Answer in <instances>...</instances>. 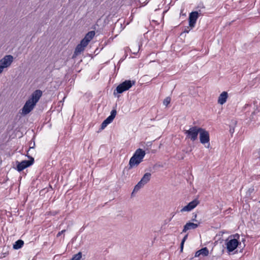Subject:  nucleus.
I'll list each match as a JSON object with an SVG mask.
<instances>
[{
  "label": "nucleus",
  "mask_w": 260,
  "mask_h": 260,
  "mask_svg": "<svg viewBox=\"0 0 260 260\" xmlns=\"http://www.w3.org/2000/svg\"><path fill=\"white\" fill-rule=\"evenodd\" d=\"M234 127H230V132L231 134H233L234 133Z\"/></svg>",
  "instance_id": "nucleus-31"
},
{
  "label": "nucleus",
  "mask_w": 260,
  "mask_h": 260,
  "mask_svg": "<svg viewBox=\"0 0 260 260\" xmlns=\"http://www.w3.org/2000/svg\"><path fill=\"white\" fill-rule=\"evenodd\" d=\"M200 224V222H198V223L187 222L183 227L182 233H185L190 230L196 229L199 226Z\"/></svg>",
  "instance_id": "nucleus-11"
},
{
  "label": "nucleus",
  "mask_w": 260,
  "mask_h": 260,
  "mask_svg": "<svg viewBox=\"0 0 260 260\" xmlns=\"http://www.w3.org/2000/svg\"><path fill=\"white\" fill-rule=\"evenodd\" d=\"M116 113H117V111L115 109L112 110L111 112L110 115L109 116L105 119V120L106 121V122H108L109 124L111 123L113 121L114 118L115 117Z\"/></svg>",
  "instance_id": "nucleus-17"
},
{
  "label": "nucleus",
  "mask_w": 260,
  "mask_h": 260,
  "mask_svg": "<svg viewBox=\"0 0 260 260\" xmlns=\"http://www.w3.org/2000/svg\"><path fill=\"white\" fill-rule=\"evenodd\" d=\"M259 203H260V200H259Z\"/></svg>",
  "instance_id": "nucleus-38"
},
{
  "label": "nucleus",
  "mask_w": 260,
  "mask_h": 260,
  "mask_svg": "<svg viewBox=\"0 0 260 260\" xmlns=\"http://www.w3.org/2000/svg\"><path fill=\"white\" fill-rule=\"evenodd\" d=\"M95 35V31L93 30H91L87 33L85 36V37L81 40L82 42L85 44V45H88L89 42L92 39L93 37Z\"/></svg>",
  "instance_id": "nucleus-13"
},
{
  "label": "nucleus",
  "mask_w": 260,
  "mask_h": 260,
  "mask_svg": "<svg viewBox=\"0 0 260 260\" xmlns=\"http://www.w3.org/2000/svg\"><path fill=\"white\" fill-rule=\"evenodd\" d=\"M65 232H66V230H63L61 232H58V234H57V237H58L60 236L61 235L63 234Z\"/></svg>",
  "instance_id": "nucleus-28"
},
{
  "label": "nucleus",
  "mask_w": 260,
  "mask_h": 260,
  "mask_svg": "<svg viewBox=\"0 0 260 260\" xmlns=\"http://www.w3.org/2000/svg\"><path fill=\"white\" fill-rule=\"evenodd\" d=\"M199 17V13L197 11L192 12L189 16V25L191 28L194 26L196 21Z\"/></svg>",
  "instance_id": "nucleus-9"
},
{
  "label": "nucleus",
  "mask_w": 260,
  "mask_h": 260,
  "mask_svg": "<svg viewBox=\"0 0 260 260\" xmlns=\"http://www.w3.org/2000/svg\"><path fill=\"white\" fill-rule=\"evenodd\" d=\"M142 161L133 155L130 158L128 164V170L137 167Z\"/></svg>",
  "instance_id": "nucleus-12"
},
{
  "label": "nucleus",
  "mask_w": 260,
  "mask_h": 260,
  "mask_svg": "<svg viewBox=\"0 0 260 260\" xmlns=\"http://www.w3.org/2000/svg\"><path fill=\"white\" fill-rule=\"evenodd\" d=\"M171 219H172V218H170L169 221H170L171 220Z\"/></svg>",
  "instance_id": "nucleus-37"
},
{
  "label": "nucleus",
  "mask_w": 260,
  "mask_h": 260,
  "mask_svg": "<svg viewBox=\"0 0 260 260\" xmlns=\"http://www.w3.org/2000/svg\"><path fill=\"white\" fill-rule=\"evenodd\" d=\"M141 188V187H140V186L138 185V184H137L134 187L133 191L132 193V196H134L135 194L137 193Z\"/></svg>",
  "instance_id": "nucleus-22"
},
{
  "label": "nucleus",
  "mask_w": 260,
  "mask_h": 260,
  "mask_svg": "<svg viewBox=\"0 0 260 260\" xmlns=\"http://www.w3.org/2000/svg\"><path fill=\"white\" fill-rule=\"evenodd\" d=\"M171 219H172V218H170L169 221H170L171 220Z\"/></svg>",
  "instance_id": "nucleus-36"
},
{
  "label": "nucleus",
  "mask_w": 260,
  "mask_h": 260,
  "mask_svg": "<svg viewBox=\"0 0 260 260\" xmlns=\"http://www.w3.org/2000/svg\"><path fill=\"white\" fill-rule=\"evenodd\" d=\"M151 174L150 173H145L141 179L142 182L144 183L145 184L147 183L151 178Z\"/></svg>",
  "instance_id": "nucleus-18"
},
{
  "label": "nucleus",
  "mask_w": 260,
  "mask_h": 260,
  "mask_svg": "<svg viewBox=\"0 0 260 260\" xmlns=\"http://www.w3.org/2000/svg\"><path fill=\"white\" fill-rule=\"evenodd\" d=\"M42 95L41 90H36L31 95V97L26 101L22 109V114L26 115L28 114L34 108L37 103Z\"/></svg>",
  "instance_id": "nucleus-1"
},
{
  "label": "nucleus",
  "mask_w": 260,
  "mask_h": 260,
  "mask_svg": "<svg viewBox=\"0 0 260 260\" xmlns=\"http://www.w3.org/2000/svg\"><path fill=\"white\" fill-rule=\"evenodd\" d=\"M24 244V242L22 240H18L15 242L13 244V248L14 249H18L22 247Z\"/></svg>",
  "instance_id": "nucleus-20"
},
{
  "label": "nucleus",
  "mask_w": 260,
  "mask_h": 260,
  "mask_svg": "<svg viewBox=\"0 0 260 260\" xmlns=\"http://www.w3.org/2000/svg\"><path fill=\"white\" fill-rule=\"evenodd\" d=\"M199 203L200 202L198 199H194L189 203L186 206H184L181 210V212L190 211L194 209Z\"/></svg>",
  "instance_id": "nucleus-7"
},
{
  "label": "nucleus",
  "mask_w": 260,
  "mask_h": 260,
  "mask_svg": "<svg viewBox=\"0 0 260 260\" xmlns=\"http://www.w3.org/2000/svg\"><path fill=\"white\" fill-rule=\"evenodd\" d=\"M140 45L139 43H136L132 46L131 51L132 53L136 54L140 50Z\"/></svg>",
  "instance_id": "nucleus-19"
},
{
  "label": "nucleus",
  "mask_w": 260,
  "mask_h": 260,
  "mask_svg": "<svg viewBox=\"0 0 260 260\" xmlns=\"http://www.w3.org/2000/svg\"><path fill=\"white\" fill-rule=\"evenodd\" d=\"M255 157L258 158L260 160V149H258L255 153Z\"/></svg>",
  "instance_id": "nucleus-26"
},
{
  "label": "nucleus",
  "mask_w": 260,
  "mask_h": 260,
  "mask_svg": "<svg viewBox=\"0 0 260 260\" xmlns=\"http://www.w3.org/2000/svg\"><path fill=\"white\" fill-rule=\"evenodd\" d=\"M197 217V214H193V216L191 219V220L192 221L196 222V223H198V222H199V221L196 219Z\"/></svg>",
  "instance_id": "nucleus-25"
},
{
  "label": "nucleus",
  "mask_w": 260,
  "mask_h": 260,
  "mask_svg": "<svg viewBox=\"0 0 260 260\" xmlns=\"http://www.w3.org/2000/svg\"><path fill=\"white\" fill-rule=\"evenodd\" d=\"M135 84V81L125 80L117 86L114 93L115 94V91L118 93H122L124 91L128 90Z\"/></svg>",
  "instance_id": "nucleus-3"
},
{
  "label": "nucleus",
  "mask_w": 260,
  "mask_h": 260,
  "mask_svg": "<svg viewBox=\"0 0 260 260\" xmlns=\"http://www.w3.org/2000/svg\"><path fill=\"white\" fill-rule=\"evenodd\" d=\"M228 97L227 92L223 91L219 95L218 99V103L220 105H223L226 102Z\"/></svg>",
  "instance_id": "nucleus-15"
},
{
  "label": "nucleus",
  "mask_w": 260,
  "mask_h": 260,
  "mask_svg": "<svg viewBox=\"0 0 260 260\" xmlns=\"http://www.w3.org/2000/svg\"><path fill=\"white\" fill-rule=\"evenodd\" d=\"M145 154L146 153L144 150L141 148H139L136 150L133 155L135 156V157H136L137 158H138L139 160L142 161Z\"/></svg>",
  "instance_id": "nucleus-14"
},
{
  "label": "nucleus",
  "mask_w": 260,
  "mask_h": 260,
  "mask_svg": "<svg viewBox=\"0 0 260 260\" xmlns=\"http://www.w3.org/2000/svg\"><path fill=\"white\" fill-rule=\"evenodd\" d=\"M137 184L141 188H142L144 186V185L145 184L144 183L142 182V181L141 180Z\"/></svg>",
  "instance_id": "nucleus-27"
},
{
  "label": "nucleus",
  "mask_w": 260,
  "mask_h": 260,
  "mask_svg": "<svg viewBox=\"0 0 260 260\" xmlns=\"http://www.w3.org/2000/svg\"><path fill=\"white\" fill-rule=\"evenodd\" d=\"M184 244V243L181 242V244H180V252H182V251H183Z\"/></svg>",
  "instance_id": "nucleus-30"
},
{
  "label": "nucleus",
  "mask_w": 260,
  "mask_h": 260,
  "mask_svg": "<svg viewBox=\"0 0 260 260\" xmlns=\"http://www.w3.org/2000/svg\"><path fill=\"white\" fill-rule=\"evenodd\" d=\"M200 134V142L205 144L206 143H209L210 141L209 134L208 131L205 129L201 128Z\"/></svg>",
  "instance_id": "nucleus-5"
},
{
  "label": "nucleus",
  "mask_w": 260,
  "mask_h": 260,
  "mask_svg": "<svg viewBox=\"0 0 260 260\" xmlns=\"http://www.w3.org/2000/svg\"><path fill=\"white\" fill-rule=\"evenodd\" d=\"M187 236H188V235L187 234V235H186L183 237V238L182 239V241H181V242H182V243H184L185 241H186V239H187Z\"/></svg>",
  "instance_id": "nucleus-29"
},
{
  "label": "nucleus",
  "mask_w": 260,
  "mask_h": 260,
  "mask_svg": "<svg viewBox=\"0 0 260 260\" xmlns=\"http://www.w3.org/2000/svg\"><path fill=\"white\" fill-rule=\"evenodd\" d=\"M239 242L236 239L230 240L226 243V248L229 252L233 251L238 246Z\"/></svg>",
  "instance_id": "nucleus-8"
},
{
  "label": "nucleus",
  "mask_w": 260,
  "mask_h": 260,
  "mask_svg": "<svg viewBox=\"0 0 260 260\" xmlns=\"http://www.w3.org/2000/svg\"><path fill=\"white\" fill-rule=\"evenodd\" d=\"M234 237H237L238 238H239V235H238V234H236V235H235L234 236Z\"/></svg>",
  "instance_id": "nucleus-34"
},
{
  "label": "nucleus",
  "mask_w": 260,
  "mask_h": 260,
  "mask_svg": "<svg viewBox=\"0 0 260 260\" xmlns=\"http://www.w3.org/2000/svg\"><path fill=\"white\" fill-rule=\"evenodd\" d=\"M27 157L29 158V160H22L21 162L18 161H16V169L18 172H21L25 168L30 166L34 162V158L30 156L27 155Z\"/></svg>",
  "instance_id": "nucleus-4"
},
{
  "label": "nucleus",
  "mask_w": 260,
  "mask_h": 260,
  "mask_svg": "<svg viewBox=\"0 0 260 260\" xmlns=\"http://www.w3.org/2000/svg\"><path fill=\"white\" fill-rule=\"evenodd\" d=\"M86 46L87 45H85L83 42H82L81 41L80 43L78 44L75 48V51L73 55V58L76 57L77 55H78L82 52H83Z\"/></svg>",
  "instance_id": "nucleus-10"
},
{
  "label": "nucleus",
  "mask_w": 260,
  "mask_h": 260,
  "mask_svg": "<svg viewBox=\"0 0 260 260\" xmlns=\"http://www.w3.org/2000/svg\"><path fill=\"white\" fill-rule=\"evenodd\" d=\"M82 252H79L78 253L75 254L71 260H80L82 258Z\"/></svg>",
  "instance_id": "nucleus-21"
},
{
  "label": "nucleus",
  "mask_w": 260,
  "mask_h": 260,
  "mask_svg": "<svg viewBox=\"0 0 260 260\" xmlns=\"http://www.w3.org/2000/svg\"><path fill=\"white\" fill-rule=\"evenodd\" d=\"M189 31V30H187V29H185L184 32H188Z\"/></svg>",
  "instance_id": "nucleus-33"
},
{
  "label": "nucleus",
  "mask_w": 260,
  "mask_h": 260,
  "mask_svg": "<svg viewBox=\"0 0 260 260\" xmlns=\"http://www.w3.org/2000/svg\"><path fill=\"white\" fill-rule=\"evenodd\" d=\"M200 129L201 127L194 126L191 127L188 130H184V133L186 135V138L190 139L192 141H194L198 138Z\"/></svg>",
  "instance_id": "nucleus-2"
},
{
  "label": "nucleus",
  "mask_w": 260,
  "mask_h": 260,
  "mask_svg": "<svg viewBox=\"0 0 260 260\" xmlns=\"http://www.w3.org/2000/svg\"><path fill=\"white\" fill-rule=\"evenodd\" d=\"M13 57L11 55L5 56L0 60V67H2L3 70L5 68H7L11 65L13 61Z\"/></svg>",
  "instance_id": "nucleus-6"
},
{
  "label": "nucleus",
  "mask_w": 260,
  "mask_h": 260,
  "mask_svg": "<svg viewBox=\"0 0 260 260\" xmlns=\"http://www.w3.org/2000/svg\"><path fill=\"white\" fill-rule=\"evenodd\" d=\"M236 123H237L236 121H234L233 122V123L234 124V125H236Z\"/></svg>",
  "instance_id": "nucleus-35"
},
{
  "label": "nucleus",
  "mask_w": 260,
  "mask_h": 260,
  "mask_svg": "<svg viewBox=\"0 0 260 260\" xmlns=\"http://www.w3.org/2000/svg\"><path fill=\"white\" fill-rule=\"evenodd\" d=\"M209 254V250L207 247H204L197 251L194 255L195 257H198L200 255L207 256Z\"/></svg>",
  "instance_id": "nucleus-16"
},
{
  "label": "nucleus",
  "mask_w": 260,
  "mask_h": 260,
  "mask_svg": "<svg viewBox=\"0 0 260 260\" xmlns=\"http://www.w3.org/2000/svg\"><path fill=\"white\" fill-rule=\"evenodd\" d=\"M170 102H171V98L168 96V97H167L164 100L163 104L164 105L167 106L170 103Z\"/></svg>",
  "instance_id": "nucleus-23"
},
{
  "label": "nucleus",
  "mask_w": 260,
  "mask_h": 260,
  "mask_svg": "<svg viewBox=\"0 0 260 260\" xmlns=\"http://www.w3.org/2000/svg\"><path fill=\"white\" fill-rule=\"evenodd\" d=\"M3 68L2 67H0V74L3 72Z\"/></svg>",
  "instance_id": "nucleus-32"
},
{
  "label": "nucleus",
  "mask_w": 260,
  "mask_h": 260,
  "mask_svg": "<svg viewBox=\"0 0 260 260\" xmlns=\"http://www.w3.org/2000/svg\"><path fill=\"white\" fill-rule=\"evenodd\" d=\"M108 124H109V123L108 122H106V121L105 120L101 124V129H104L107 126Z\"/></svg>",
  "instance_id": "nucleus-24"
}]
</instances>
